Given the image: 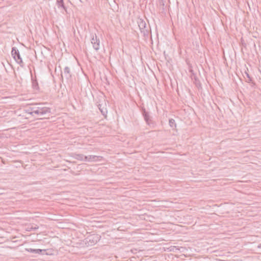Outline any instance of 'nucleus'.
Here are the masks:
<instances>
[{
	"instance_id": "nucleus-1",
	"label": "nucleus",
	"mask_w": 261,
	"mask_h": 261,
	"mask_svg": "<svg viewBox=\"0 0 261 261\" xmlns=\"http://www.w3.org/2000/svg\"><path fill=\"white\" fill-rule=\"evenodd\" d=\"M137 23L141 34L144 37H147L149 34V30L146 27L145 21L141 18H138Z\"/></svg>"
},
{
	"instance_id": "nucleus-2",
	"label": "nucleus",
	"mask_w": 261,
	"mask_h": 261,
	"mask_svg": "<svg viewBox=\"0 0 261 261\" xmlns=\"http://www.w3.org/2000/svg\"><path fill=\"white\" fill-rule=\"evenodd\" d=\"M11 55L15 61L22 67L24 66V63L20 57L19 51L16 47H13L12 48Z\"/></svg>"
},
{
	"instance_id": "nucleus-3",
	"label": "nucleus",
	"mask_w": 261,
	"mask_h": 261,
	"mask_svg": "<svg viewBox=\"0 0 261 261\" xmlns=\"http://www.w3.org/2000/svg\"><path fill=\"white\" fill-rule=\"evenodd\" d=\"M100 237L97 234H93L86 238V244L89 246H92L99 240Z\"/></svg>"
},
{
	"instance_id": "nucleus-4",
	"label": "nucleus",
	"mask_w": 261,
	"mask_h": 261,
	"mask_svg": "<svg viewBox=\"0 0 261 261\" xmlns=\"http://www.w3.org/2000/svg\"><path fill=\"white\" fill-rule=\"evenodd\" d=\"M91 43L94 50L97 51L100 47V40L96 34L91 35Z\"/></svg>"
},
{
	"instance_id": "nucleus-5",
	"label": "nucleus",
	"mask_w": 261,
	"mask_h": 261,
	"mask_svg": "<svg viewBox=\"0 0 261 261\" xmlns=\"http://www.w3.org/2000/svg\"><path fill=\"white\" fill-rule=\"evenodd\" d=\"M141 112L146 123L149 126L153 125L154 123L152 121L149 113L146 111L144 108H142Z\"/></svg>"
},
{
	"instance_id": "nucleus-6",
	"label": "nucleus",
	"mask_w": 261,
	"mask_h": 261,
	"mask_svg": "<svg viewBox=\"0 0 261 261\" xmlns=\"http://www.w3.org/2000/svg\"><path fill=\"white\" fill-rule=\"evenodd\" d=\"M37 108L38 111V115L42 116L46 114H49L50 113V109L47 107L40 108L37 106Z\"/></svg>"
},
{
	"instance_id": "nucleus-7",
	"label": "nucleus",
	"mask_w": 261,
	"mask_h": 261,
	"mask_svg": "<svg viewBox=\"0 0 261 261\" xmlns=\"http://www.w3.org/2000/svg\"><path fill=\"white\" fill-rule=\"evenodd\" d=\"M165 2L164 0H159L158 2V5L159 8V11L162 13H165L166 11V6L165 5Z\"/></svg>"
},
{
	"instance_id": "nucleus-8",
	"label": "nucleus",
	"mask_w": 261,
	"mask_h": 261,
	"mask_svg": "<svg viewBox=\"0 0 261 261\" xmlns=\"http://www.w3.org/2000/svg\"><path fill=\"white\" fill-rule=\"evenodd\" d=\"M63 75L67 80L71 77V72L69 67L66 66L64 68Z\"/></svg>"
},
{
	"instance_id": "nucleus-9",
	"label": "nucleus",
	"mask_w": 261,
	"mask_h": 261,
	"mask_svg": "<svg viewBox=\"0 0 261 261\" xmlns=\"http://www.w3.org/2000/svg\"><path fill=\"white\" fill-rule=\"evenodd\" d=\"M56 4L58 6V8H62L66 12H67V8L65 7L64 0H57Z\"/></svg>"
},
{
	"instance_id": "nucleus-10",
	"label": "nucleus",
	"mask_w": 261,
	"mask_h": 261,
	"mask_svg": "<svg viewBox=\"0 0 261 261\" xmlns=\"http://www.w3.org/2000/svg\"><path fill=\"white\" fill-rule=\"evenodd\" d=\"M98 158H102V156L90 155L86 156V161L88 162L97 161Z\"/></svg>"
},
{
	"instance_id": "nucleus-11",
	"label": "nucleus",
	"mask_w": 261,
	"mask_h": 261,
	"mask_svg": "<svg viewBox=\"0 0 261 261\" xmlns=\"http://www.w3.org/2000/svg\"><path fill=\"white\" fill-rule=\"evenodd\" d=\"M26 250L28 252L33 253H37V254H40L42 251L45 252V250H42L40 249H32V248H28L26 249Z\"/></svg>"
},
{
	"instance_id": "nucleus-12",
	"label": "nucleus",
	"mask_w": 261,
	"mask_h": 261,
	"mask_svg": "<svg viewBox=\"0 0 261 261\" xmlns=\"http://www.w3.org/2000/svg\"><path fill=\"white\" fill-rule=\"evenodd\" d=\"M169 124L171 128H174L176 127V125L174 119L172 118L170 119L169 120Z\"/></svg>"
},
{
	"instance_id": "nucleus-13",
	"label": "nucleus",
	"mask_w": 261,
	"mask_h": 261,
	"mask_svg": "<svg viewBox=\"0 0 261 261\" xmlns=\"http://www.w3.org/2000/svg\"><path fill=\"white\" fill-rule=\"evenodd\" d=\"M86 156L82 154H76L75 159L81 161H86Z\"/></svg>"
},
{
	"instance_id": "nucleus-14",
	"label": "nucleus",
	"mask_w": 261,
	"mask_h": 261,
	"mask_svg": "<svg viewBox=\"0 0 261 261\" xmlns=\"http://www.w3.org/2000/svg\"><path fill=\"white\" fill-rule=\"evenodd\" d=\"M99 106H100V107H99V110L100 111L101 113H102V114L103 115H105L107 113V111L106 109H101V108H100V107H101V105H99Z\"/></svg>"
},
{
	"instance_id": "nucleus-15",
	"label": "nucleus",
	"mask_w": 261,
	"mask_h": 261,
	"mask_svg": "<svg viewBox=\"0 0 261 261\" xmlns=\"http://www.w3.org/2000/svg\"><path fill=\"white\" fill-rule=\"evenodd\" d=\"M245 74H246V76L247 78V82L250 83L251 82H252V77H250V76L249 75V74L248 73V72H245Z\"/></svg>"
},
{
	"instance_id": "nucleus-16",
	"label": "nucleus",
	"mask_w": 261,
	"mask_h": 261,
	"mask_svg": "<svg viewBox=\"0 0 261 261\" xmlns=\"http://www.w3.org/2000/svg\"><path fill=\"white\" fill-rule=\"evenodd\" d=\"M25 112L26 113L32 115V112H31V109L30 107L27 108L25 109Z\"/></svg>"
},
{
	"instance_id": "nucleus-17",
	"label": "nucleus",
	"mask_w": 261,
	"mask_h": 261,
	"mask_svg": "<svg viewBox=\"0 0 261 261\" xmlns=\"http://www.w3.org/2000/svg\"><path fill=\"white\" fill-rule=\"evenodd\" d=\"M37 105V104H36L35 106H33L32 107H30L31 112H32V115H33V112H34L35 109H36Z\"/></svg>"
},
{
	"instance_id": "nucleus-18",
	"label": "nucleus",
	"mask_w": 261,
	"mask_h": 261,
	"mask_svg": "<svg viewBox=\"0 0 261 261\" xmlns=\"http://www.w3.org/2000/svg\"><path fill=\"white\" fill-rule=\"evenodd\" d=\"M35 115H38V109L36 107V109H35L34 112H33V116H35Z\"/></svg>"
},
{
	"instance_id": "nucleus-19",
	"label": "nucleus",
	"mask_w": 261,
	"mask_h": 261,
	"mask_svg": "<svg viewBox=\"0 0 261 261\" xmlns=\"http://www.w3.org/2000/svg\"><path fill=\"white\" fill-rule=\"evenodd\" d=\"M33 86L34 87H36V86L38 87V84H37V83L36 82H33Z\"/></svg>"
},
{
	"instance_id": "nucleus-20",
	"label": "nucleus",
	"mask_w": 261,
	"mask_h": 261,
	"mask_svg": "<svg viewBox=\"0 0 261 261\" xmlns=\"http://www.w3.org/2000/svg\"><path fill=\"white\" fill-rule=\"evenodd\" d=\"M38 107H39L40 108H43L44 107H42L41 104L37 105Z\"/></svg>"
},
{
	"instance_id": "nucleus-21",
	"label": "nucleus",
	"mask_w": 261,
	"mask_h": 261,
	"mask_svg": "<svg viewBox=\"0 0 261 261\" xmlns=\"http://www.w3.org/2000/svg\"><path fill=\"white\" fill-rule=\"evenodd\" d=\"M258 248H261V244H260L258 246Z\"/></svg>"
},
{
	"instance_id": "nucleus-22",
	"label": "nucleus",
	"mask_w": 261,
	"mask_h": 261,
	"mask_svg": "<svg viewBox=\"0 0 261 261\" xmlns=\"http://www.w3.org/2000/svg\"><path fill=\"white\" fill-rule=\"evenodd\" d=\"M198 85H199V84H197V87H198Z\"/></svg>"
},
{
	"instance_id": "nucleus-23",
	"label": "nucleus",
	"mask_w": 261,
	"mask_h": 261,
	"mask_svg": "<svg viewBox=\"0 0 261 261\" xmlns=\"http://www.w3.org/2000/svg\"><path fill=\"white\" fill-rule=\"evenodd\" d=\"M198 85H199V84H197V87H198Z\"/></svg>"
}]
</instances>
